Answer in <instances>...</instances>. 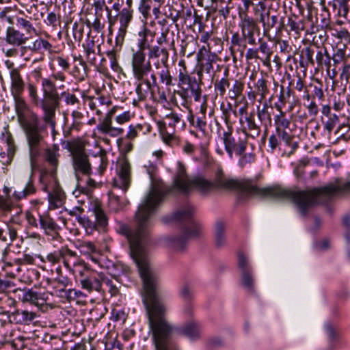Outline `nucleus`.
Instances as JSON below:
<instances>
[{"label": "nucleus", "mask_w": 350, "mask_h": 350, "mask_svg": "<svg viewBox=\"0 0 350 350\" xmlns=\"http://www.w3.org/2000/svg\"><path fill=\"white\" fill-rule=\"evenodd\" d=\"M212 183L214 184V189H237L249 195L260 198L290 200L294 202L301 216H306L312 206L329 202L337 194L350 193V181L343 183L336 180L334 183L324 187L304 191H293L279 185L258 187L251 180L238 181L228 178L222 170H219L216 173L214 182Z\"/></svg>", "instance_id": "f257e3e1"}, {"label": "nucleus", "mask_w": 350, "mask_h": 350, "mask_svg": "<svg viewBox=\"0 0 350 350\" xmlns=\"http://www.w3.org/2000/svg\"><path fill=\"white\" fill-rule=\"evenodd\" d=\"M191 182V178L187 175L185 166L178 162L173 187H167L161 180H152L148 194L135 213L133 224L131 226L120 222L118 233L126 238L129 245L147 247L151 243L153 226L152 217L156 206L166 195L172 193L174 189L183 193H188Z\"/></svg>", "instance_id": "f03ea898"}, {"label": "nucleus", "mask_w": 350, "mask_h": 350, "mask_svg": "<svg viewBox=\"0 0 350 350\" xmlns=\"http://www.w3.org/2000/svg\"><path fill=\"white\" fill-rule=\"evenodd\" d=\"M30 100L36 107L40 106L44 114L41 118L36 112L27 109L23 111L22 118L16 116L18 122L21 127L27 141L29 159L31 164L40 154V148L47 135L48 126H55V111L59 103V96H44L40 100L38 88L32 82L27 84Z\"/></svg>", "instance_id": "7ed1b4c3"}, {"label": "nucleus", "mask_w": 350, "mask_h": 350, "mask_svg": "<svg viewBox=\"0 0 350 350\" xmlns=\"http://www.w3.org/2000/svg\"><path fill=\"white\" fill-rule=\"evenodd\" d=\"M202 79L199 77L196 79L191 77L187 71L185 66L180 69L178 75V90L174 91V94L178 95L181 100V105L183 107H187L193 98L196 102L200 100L202 95Z\"/></svg>", "instance_id": "20e7f679"}, {"label": "nucleus", "mask_w": 350, "mask_h": 350, "mask_svg": "<svg viewBox=\"0 0 350 350\" xmlns=\"http://www.w3.org/2000/svg\"><path fill=\"white\" fill-rule=\"evenodd\" d=\"M66 148L72 156V165L77 180H79L80 175L90 176L92 165L84 146L78 142H68Z\"/></svg>", "instance_id": "39448f33"}, {"label": "nucleus", "mask_w": 350, "mask_h": 350, "mask_svg": "<svg viewBox=\"0 0 350 350\" xmlns=\"http://www.w3.org/2000/svg\"><path fill=\"white\" fill-rule=\"evenodd\" d=\"M10 93L14 99V109L16 116L21 118L23 111L27 109V103L23 97V93L25 89V82L21 74V70H12L10 72Z\"/></svg>", "instance_id": "423d86ee"}, {"label": "nucleus", "mask_w": 350, "mask_h": 350, "mask_svg": "<svg viewBox=\"0 0 350 350\" xmlns=\"http://www.w3.org/2000/svg\"><path fill=\"white\" fill-rule=\"evenodd\" d=\"M194 211L195 208L190 204H187L185 207L176 211L171 215L165 217L164 219L167 222L175 221L180 224H189L190 228H185L183 237L186 239L196 237L200 232V227L193 220Z\"/></svg>", "instance_id": "0eeeda50"}, {"label": "nucleus", "mask_w": 350, "mask_h": 350, "mask_svg": "<svg viewBox=\"0 0 350 350\" xmlns=\"http://www.w3.org/2000/svg\"><path fill=\"white\" fill-rule=\"evenodd\" d=\"M85 273H89V270L86 269L85 267H83V271H79V274L81 276L80 282L83 288L87 289L90 292L93 291L99 292L101 291L102 284H104L108 288L111 296H115L118 293V288L113 284V282L110 279L100 277V280L99 278L92 275L83 277Z\"/></svg>", "instance_id": "6e6552de"}, {"label": "nucleus", "mask_w": 350, "mask_h": 350, "mask_svg": "<svg viewBox=\"0 0 350 350\" xmlns=\"http://www.w3.org/2000/svg\"><path fill=\"white\" fill-rule=\"evenodd\" d=\"M238 269L240 271L241 285L250 294L255 292V279L252 266L245 255L238 253Z\"/></svg>", "instance_id": "1a4fd4ad"}, {"label": "nucleus", "mask_w": 350, "mask_h": 350, "mask_svg": "<svg viewBox=\"0 0 350 350\" xmlns=\"http://www.w3.org/2000/svg\"><path fill=\"white\" fill-rule=\"evenodd\" d=\"M92 212L94 216V220L90 219L88 217H80L79 222L81 224L86 230L93 231L94 230H103L108 224V218L101 206L95 204L92 208Z\"/></svg>", "instance_id": "9d476101"}, {"label": "nucleus", "mask_w": 350, "mask_h": 350, "mask_svg": "<svg viewBox=\"0 0 350 350\" xmlns=\"http://www.w3.org/2000/svg\"><path fill=\"white\" fill-rule=\"evenodd\" d=\"M131 65L133 76L137 81H142L152 70L150 60H146V54L142 51H136L133 53Z\"/></svg>", "instance_id": "9b49d317"}, {"label": "nucleus", "mask_w": 350, "mask_h": 350, "mask_svg": "<svg viewBox=\"0 0 350 350\" xmlns=\"http://www.w3.org/2000/svg\"><path fill=\"white\" fill-rule=\"evenodd\" d=\"M223 142L224 148L230 158H232L233 153L237 155L243 154L247 148V140L246 137H234L232 133L229 131L224 132L223 134Z\"/></svg>", "instance_id": "f8f14e48"}, {"label": "nucleus", "mask_w": 350, "mask_h": 350, "mask_svg": "<svg viewBox=\"0 0 350 350\" xmlns=\"http://www.w3.org/2000/svg\"><path fill=\"white\" fill-rule=\"evenodd\" d=\"M117 176L113 179V185L126 191L131 182V166L126 159H122L117 165Z\"/></svg>", "instance_id": "ddd939ff"}, {"label": "nucleus", "mask_w": 350, "mask_h": 350, "mask_svg": "<svg viewBox=\"0 0 350 350\" xmlns=\"http://www.w3.org/2000/svg\"><path fill=\"white\" fill-rule=\"evenodd\" d=\"M1 314L5 316L10 323L20 325L34 323L35 320L38 317L36 312L27 310H16L12 313L8 311H3L0 312Z\"/></svg>", "instance_id": "4468645a"}, {"label": "nucleus", "mask_w": 350, "mask_h": 350, "mask_svg": "<svg viewBox=\"0 0 350 350\" xmlns=\"http://www.w3.org/2000/svg\"><path fill=\"white\" fill-rule=\"evenodd\" d=\"M42 190L48 193V200L51 207H61L64 203L66 196L57 180L49 185H44Z\"/></svg>", "instance_id": "2eb2a0df"}, {"label": "nucleus", "mask_w": 350, "mask_h": 350, "mask_svg": "<svg viewBox=\"0 0 350 350\" xmlns=\"http://www.w3.org/2000/svg\"><path fill=\"white\" fill-rule=\"evenodd\" d=\"M239 27L241 29L242 38L249 44L256 45V41L254 38L255 31H259L257 23L255 20L247 14L241 17Z\"/></svg>", "instance_id": "dca6fc26"}, {"label": "nucleus", "mask_w": 350, "mask_h": 350, "mask_svg": "<svg viewBox=\"0 0 350 350\" xmlns=\"http://www.w3.org/2000/svg\"><path fill=\"white\" fill-rule=\"evenodd\" d=\"M133 13L123 9L118 12L120 27L116 37V45H122L127 33L128 27L133 19Z\"/></svg>", "instance_id": "f3484780"}, {"label": "nucleus", "mask_w": 350, "mask_h": 350, "mask_svg": "<svg viewBox=\"0 0 350 350\" xmlns=\"http://www.w3.org/2000/svg\"><path fill=\"white\" fill-rule=\"evenodd\" d=\"M177 331L191 340H198L201 337L202 326L198 321L191 320L179 327Z\"/></svg>", "instance_id": "a211bd4d"}, {"label": "nucleus", "mask_w": 350, "mask_h": 350, "mask_svg": "<svg viewBox=\"0 0 350 350\" xmlns=\"http://www.w3.org/2000/svg\"><path fill=\"white\" fill-rule=\"evenodd\" d=\"M148 56L149 60H157V62L154 63L157 68H159L161 64L163 65L165 68L168 67L167 62L169 58V53L165 48H162L159 46H154L149 49Z\"/></svg>", "instance_id": "6ab92c4d"}, {"label": "nucleus", "mask_w": 350, "mask_h": 350, "mask_svg": "<svg viewBox=\"0 0 350 350\" xmlns=\"http://www.w3.org/2000/svg\"><path fill=\"white\" fill-rule=\"evenodd\" d=\"M29 40V38L23 32L16 29L14 26L8 27L5 32V41L7 43L19 46L25 44Z\"/></svg>", "instance_id": "aec40b11"}, {"label": "nucleus", "mask_w": 350, "mask_h": 350, "mask_svg": "<svg viewBox=\"0 0 350 350\" xmlns=\"http://www.w3.org/2000/svg\"><path fill=\"white\" fill-rule=\"evenodd\" d=\"M40 224L42 229L48 235H51L53 239L59 237L58 233L60 227L49 215H40Z\"/></svg>", "instance_id": "412c9836"}, {"label": "nucleus", "mask_w": 350, "mask_h": 350, "mask_svg": "<svg viewBox=\"0 0 350 350\" xmlns=\"http://www.w3.org/2000/svg\"><path fill=\"white\" fill-rule=\"evenodd\" d=\"M97 129L102 133L109 134L113 137L122 135L124 133L123 128L112 126V119L109 116H106L97 125Z\"/></svg>", "instance_id": "4be33fe9"}, {"label": "nucleus", "mask_w": 350, "mask_h": 350, "mask_svg": "<svg viewBox=\"0 0 350 350\" xmlns=\"http://www.w3.org/2000/svg\"><path fill=\"white\" fill-rule=\"evenodd\" d=\"M195 189L202 194L206 195L214 189V184L201 176H196L191 178L189 185V191Z\"/></svg>", "instance_id": "5701e85b"}, {"label": "nucleus", "mask_w": 350, "mask_h": 350, "mask_svg": "<svg viewBox=\"0 0 350 350\" xmlns=\"http://www.w3.org/2000/svg\"><path fill=\"white\" fill-rule=\"evenodd\" d=\"M226 224L222 221H217L214 229V243L217 247L220 248L226 245Z\"/></svg>", "instance_id": "b1692460"}, {"label": "nucleus", "mask_w": 350, "mask_h": 350, "mask_svg": "<svg viewBox=\"0 0 350 350\" xmlns=\"http://www.w3.org/2000/svg\"><path fill=\"white\" fill-rule=\"evenodd\" d=\"M19 299L23 302H29L36 306H42L45 302V299L40 293L32 290L19 289Z\"/></svg>", "instance_id": "393cba45"}, {"label": "nucleus", "mask_w": 350, "mask_h": 350, "mask_svg": "<svg viewBox=\"0 0 350 350\" xmlns=\"http://www.w3.org/2000/svg\"><path fill=\"white\" fill-rule=\"evenodd\" d=\"M259 20L262 25L263 33L265 36L276 25L278 16L275 15L271 16L270 12L268 11L267 12H261Z\"/></svg>", "instance_id": "a878e982"}, {"label": "nucleus", "mask_w": 350, "mask_h": 350, "mask_svg": "<svg viewBox=\"0 0 350 350\" xmlns=\"http://www.w3.org/2000/svg\"><path fill=\"white\" fill-rule=\"evenodd\" d=\"M305 25L306 21L295 15L290 16L286 24L289 27V31H294L296 35H299L305 29Z\"/></svg>", "instance_id": "bb28decb"}, {"label": "nucleus", "mask_w": 350, "mask_h": 350, "mask_svg": "<svg viewBox=\"0 0 350 350\" xmlns=\"http://www.w3.org/2000/svg\"><path fill=\"white\" fill-rule=\"evenodd\" d=\"M245 120L247 123V127L244 128V130L247 129L250 133H246L247 137H251L256 138L260 134V127L256 124L254 120V114L251 113L248 116L245 118Z\"/></svg>", "instance_id": "cd10ccee"}, {"label": "nucleus", "mask_w": 350, "mask_h": 350, "mask_svg": "<svg viewBox=\"0 0 350 350\" xmlns=\"http://www.w3.org/2000/svg\"><path fill=\"white\" fill-rule=\"evenodd\" d=\"M139 83L136 87V94L138 96L139 100H144L146 99L148 92L152 90V88L155 87L152 85L150 80L144 78L142 81H139Z\"/></svg>", "instance_id": "c85d7f7f"}, {"label": "nucleus", "mask_w": 350, "mask_h": 350, "mask_svg": "<svg viewBox=\"0 0 350 350\" xmlns=\"http://www.w3.org/2000/svg\"><path fill=\"white\" fill-rule=\"evenodd\" d=\"M269 108L272 109V107L269 106L267 102H265L262 107L258 106L257 107L258 118L265 127H267V126L271 123V112L269 111Z\"/></svg>", "instance_id": "c756f323"}, {"label": "nucleus", "mask_w": 350, "mask_h": 350, "mask_svg": "<svg viewBox=\"0 0 350 350\" xmlns=\"http://www.w3.org/2000/svg\"><path fill=\"white\" fill-rule=\"evenodd\" d=\"M18 236L16 230L8 224L0 227V239L3 242L13 241Z\"/></svg>", "instance_id": "7c9ffc66"}, {"label": "nucleus", "mask_w": 350, "mask_h": 350, "mask_svg": "<svg viewBox=\"0 0 350 350\" xmlns=\"http://www.w3.org/2000/svg\"><path fill=\"white\" fill-rule=\"evenodd\" d=\"M150 35L152 37L154 35V33H152L150 29H148L146 27H144L143 29L139 31L138 36L140 38L138 40L137 46L139 50L137 51L144 52L145 49H150V44L148 41V36Z\"/></svg>", "instance_id": "2f4dec72"}, {"label": "nucleus", "mask_w": 350, "mask_h": 350, "mask_svg": "<svg viewBox=\"0 0 350 350\" xmlns=\"http://www.w3.org/2000/svg\"><path fill=\"white\" fill-rule=\"evenodd\" d=\"M52 47V44L48 40L38 38L36 39L31 44L29 45L27 49L31 52L38 53L41 50L51 51Z\"/></svg>", "instance_id": "473e14b6"}, {"label": "nucleus", "mask_w": 350, "mask_h": 350, "mask_svg": "<svg viewBox=\"0 0 350 350\" xmlns=\"http://www.w3.org/2000/svg\"><path fill=\"white\" fill-rule=\"evenodd\" d=\"M16 25L18 27L23 29L27 33H31L32 31L35 32L36 29L33 27V24L31 23L29 20H27L26 17H25V13L23 11H20L18 14H16Z\"/></svg>", "instance_id": "72a5a7b5"}, {"label": "nucleus", "mask_w": 350, "mask_h": 350, "mask_svg": "<svg viewBox=\"0 0 350 350\" xmlns=\"http://www.w3.org/2000/svg\"><path fill=\"white\" fill-rule=\"evenodd\" d=\"M42 88L44 96H59L56 85L50 79L44 78L42 80Z\"/></svg>", "instance_id": "f704fd0d"}, {"label": "nucleus", "mask_w": 350, "mask_h": 350, "mask_svg": "<svg viewBox=\"0 0 350 350\" xmlns=\"http://www.w3.org/2000/svg\"><path fill=\"white\" fill-rule=\"evenodd\" d=\"M218 59V56L215 53H210L205 59V62L200 65V69L198 72L199 77L202 76V72L209 74L213 69V64Z\"/></svg>", "instance_id": "c9c22d12"}, {"label": "nucleus", "mask_w": 350, "mask_h": 350, "mask_svg": "<svg viewBox=\"0 0 350 350\" xmlns=\"http://www.w3.org/2000/svg\"><path fill=\"white\" fill-rule=\"evenodd\" d=\"M166 241L169 247L177 252L183 251L187 243V239L184 237H168L166 238Z\"/></svg>", "instance_id": "e433bc0d"}, {"label": "nucleus", "mask_w": 350, "mask_h": 350, "mask_svg": "<svg viewBox=\"0 0 350 350\" xmlns=\"http://www.w3.org/2000/svg\"><path fill=\"white\" fill-rule=\"evenodd\" d=\"M36 191V189L33 184V182L29 179L27 183L25 188L18 191H15L13 196L16 200H21L26 198L29 195L35 193Z\"/></svg>", "instance_id": "4c0bfd02"}, {"label": "nucleus", "mask_w": 350, "mask_h": 350, "mask_svg": "<svg viewBox=\"0 0 350 350\" xmlns=\"http://www.w3.org/2000/svg\"><path fill=\"white\" fill-rule=\"evenodd\" d=\"M58 156L56 146H55L53 149H46L45 151V159L54 168V172L58 165Z\"/></svg>", "instance_id": "58836bf2"}, {"label": "nucleus", "mask_w": 350, "mask_h": 350, "mask_svg": "<svg viewBox=\"0 0 350 350\" xmlns=\"http://www.w3.org/2000/svg\"><path fill=\"white\" fill-rule=\"evenodd\" d=\"M243 89V83L239 80H235L233 85L231 88H229V98L232 100H237L242 94Z\"/></svg>", "instance_id": "ea45409f"}, {"label": "nucleus", "mask_w": 350, "mask_h": 350, "mask_svg": "<svg viewBox=\"0 0 350 350\" xmlns=\"http://www.w3.org/2000/svg\"><path fill=\"white\" fill-rule=\"evenodd\" d=\"M221 110L222 111V118L224 119L226 124L230 127L232 124L231 120V115L233 113L235 116H237V111L233 110L230 103H228L226 107L224 105H221Z\"/></svg>", "instance_id": "a19ab883"}, {"label": "nucleus", "mask_w": 350, "mask_h": 350, "mask_svg": "<svg viewBox=\"0 0 350 350\" xmlns=\"http://www.w3.org/2000/svg\"><path fill=\"white\" fill-rule=\"evenodd\" d=\"M267 80H265L263 77H261L257 80L254 85L255 90L257 94L260 95V100H263L265 98L267 94L269 93V89L267 85Z\"/></svg>", "instance_id": "79ce46f5"}, {"label": "nucleus", "mask_w": 350, "mask_h": 350, "mask_svg": "<svg viewBox=\"0 0 350 350\" xmlns=\"http://www.w3.org/2000/svg\"><path fill=\"white\" fill-rule=\"evenodd\" d=\"M275 124L276 126V131L281 129H286L289 127L291 122L289 120L286 118V113L284 111H281L275 117Z\"/></svg>", "instance_id": "37998d69"}, {"label": "nucleus", "mask_w": 350, "mask_h": 350, "mask_svg": "<svg viewBox=\"0 0 350 350\" xmlns=\"http://www.w3.org/2000/svg\"><path fill=\"white\" fill-rule=\"evenodd\" d=\"M332 59L334 62V66H337V65L340 63L344 64L346 62L347 59V56L346 55V51L343 49H336L332 56Z\"/></svg>", "instance_id": "c03bdc74"}, {"label": "nucleus", "mask_w": 350, "mask_h": 350, "mask_svg": "<svg viewBox=\"0 0 350 350\" xmlns=\"http://www.w3.org/2000/svg\"><path fill=\"white\" fill-rule=\"evenodd\" d=\"M259 49L258 51L264 55L262 57V62L264 64H267L270 62L271 56L272 55V51H271L268 44L262 41L261 39L259 40Z\"/></svg>", "instance_id": "a18cd8bd"}, {"label": "nucleus", "mask_w": 350, "mask_h": 350, "mask_svg": "<svg viewBox=\"0 0 350 350\" xmlns=\"http://www.w3.org/2000/svg\"><path fill=\"white\" fill-rule=\"evenodd\" d=\"M161 83L165 85L167 87L174 85V79L170 74L168 67L161 70L159 74Z\"/></svg>", "instance_id": "49530a36"}, {"label": "nucleus", "mask_w": 350, "mask_h": 350, "mask_svg": "<svg viewBox=\"0 0 350 350\" xmlns=\"http://www.w3.org/2000/svg\"><path fill=\"white\" fill-rule=\"evenodd\" d=\"M206 107L204 105L201 106V112L202 117H196V120L195 121V124L193 126L198 128L200 131H201L204 134L206 133V122L205 121V113H206Z\"/></svg>", "instance_id": "de8ad7c7"}, {"label": "nucleus", "mask_w": 350, "mask_h": 350, "mask_svg": "<svg viewBox=\"0 0 350 350\" xmlns=\"http://www.w3.org/2000/svg\"><path fill=\"white\" fill-rule=\"evenodd\" d=\"M12 8L6 7L2 11L0 12V23L4 21L8 22L10 26H13L14 21H16V15H10L9 13L12 11Z\"/></svg>", "instance_id": "09e8293b"}, {"label": "nucleus", "mask_w": 350, "mask_h": 350, "mask_svg": "<svg viewBox=\"0 0 350 350\" xmlns=\"http://www.w3.org/2000/svg\"><path fill=\"white\" fill-rule=\"evenodd\" d=\"M152 0H140L138 4V10L145 18L150 16Z\"/></svg>", "instance_id": "8fccbe9b"}, {"label": "nucleus", "mask_w": 350, "mask_h": 350, "mask_svg": "<svg viewBox=\"0 0 350 350\" xmlns=\"http://www.w3.org/2000/svg\"><path fill=\"white\" fill-rule=\"evenodd\" d=\"M226 88H230V82L226 77L222 78L215 83V88L219 92L221 96L225 95Z\"/></svg>", "instance_id": "3c124183"}, {"label": "nucleus", "mask_w": 350, "mask_h": 350, "mask_svg": "<svg viewBox=\"0 0 350 350\" xmlns=\"http://www.w3.org/2000/svg\"><path fill=\"white\" fill-rule=\"evenodd\" d=\"M180 294L181 297L186 302H191L194 297L193 289L187 284L184 285L180 289Z\"/></svg>", "instance_id": "603ef678"}, {"label": "nucleus", "mask_w": 350, "mask_h": 350, "mask_svg": "<svg viewBox=\"0 0 350 350\" xmlns=\"http://www.w3.org/2000/svg\"><path fill=\"white\" fill-rule=\"evenodd\" d=\"M144 125L138 124L137 125H130L129 131L126 134V137L128 139L132 140L138 136V134L144 129Z\"/></svg>", "instance_id": "864d4df0"}, {"label": "nucleus", "mask_w": 350, "mask_h": 350, "mask_svg": "<svg viewBox=\"0 0 350 350\" xmlns=\"http://www.w3.org/2000/svg\"><path fill=\"white\" fill-rule=\"evenodd\" d=\"M240 156L239 160V165L241 167H244L247 164L253 163L255 160V156L253 153H245L243 154H238Z\"/></svg>", "instance_id": "5fc2aeb1"}, {"label": "nucleus", "mask_w": 350, "mask_h": 350, "mask_svg": "<svg viewBox=\"0 0 350 350\" xmlns=\"http://www.w3.org/2000/svg\"><path fill=\"white\" fill-rule=\"evenodd\" d=\"M339 122L338 116L334 113L332 116H330L326 122L324 124V129L327 131L329 133H331L336 125Z\"/></svg>", "instance_id": "6e6d98bb"}, {"label": "nucleus", "mask_w": 350, "mask_h": 350, "mask_svg": "<svg viewBox=\"0 0 350 350\" xmlns=\"http://www.w3.org/2000/svg\"><path fill=\"white\" fill-rule=\"evenodd\" d=\"M94 45L95 44L94 41L88 42L86 46L83 45L87 58L91 63H93L96 59L95 57L94 56Z\"/></svg>", "instance_id": "4d7b16f0"}, {"label": "nucleus", "mask_w": 350, "mask_h": 350, "mask_svg": "<svg viewBox=\"0 0 350 350\" xmlns=\"http://www.w3.org/2000/svg\"><path fill=\"white\" fill-rule=\"evenodd\" d=\"M349 11V5L348 4V0H342L339 3L338 7V14L340 16L344 17L346 19H349L348 14Z\"/></svg>", "instance_id": "13d9d810"}, {"label": "nucleus", "mask_w": 350, "mask_h": 350, "mask_svg": "<svg viewBox=\"0 0 350 350\" xmlns=\"http://www.w3.org/2000/svg\"><path fill=\"white\" fill-rule=\"evenodd\" d=\"M47 25L52 26L53 28L56 29L60 25V16H57L55 12H49L47 15Z\"/></svg>", "instance_id": "bf43d9fd"}, {"label": "nucleus", "mask_w": 350, "mask_h": 350, "mask_svg": "<svg viewBox=\"0 0 350 350\" xmlns=\"http://www.w3.org/2000/svg\"><path fill=\"white\" fill-rule=\"evenodd\" d=\"M61 254L62 255V258H74L75 260L72 261V264L74 266L76 265L77 261L78 260V256L75 252L70 250L67 247H64L61 248Z\"/></svg>", "instance_id": "052dcab7"}, {"label": "nucleus", "mask_w": 350, "mask_h": 350, "mask_svg": "<svg viewBox=\"0 0 350 350\" xmlns=\"http://www.w3.org/2000/svg\"><path fill=\"white\" fill-rule=\"evenodd\" d=\"M340 78L342 81L345 80L347 83L350 79V62L348 60L342 64Z\"/></svg>", "instance_id": "680f3d73"}, {"label": "nucleus", "mask_w": 350, "mask_h": 350, "mask_svg": "<svg viewBox=\"0 0 350 350\" xmlns=\"http://www.w3.org/2000/svg\"><path fill=\"white\" fill-rule=\"evenodd\" d=\"M62 95L64 97L65 102L67 105L72 106H77L79 105V100L75 94L64 92Z\"/></svg>", "instance_id": "e2e57ef3"}, {"label": "nucleus", "mask_w": 350, "mask_h": 350, "mask_svg": "<svg viewBox=\"0 0 350 350\" xmlns=\"http://www.w3.org/2000/svg\"><path fill=\"white\" fill-rule=\"evenodd\" d=\"M55 61L59 67L64 72H67L70 70V64L68 59L63 57L62 56H57L55 57Z\"/></svg>", "instance_id": "0e129e2a"}, {"label": "nucleus", "mask_w": 350, "mask_h": 350, "mask_svg": "<svg viewBox=\"0 0 350 350\" xmlns=\"http://www.w3.org/2000/svg\"><path fill=\"white\" fill-rule=\"evenodd\" d=\"M278 135L281 138L287 145H291L293 136L288 133L286 129H281L276 131Z\"/></svg>", "instance_id": "69168bd1"}, {"label": "nucleus", "mask_w": 350, "mask_h": 350, "mask_svg": "<svg viewBox=\"0 0 350 350\" xmlns=\"http://www.w3.org/2000/svg\"><path fill=\"white\" fill-rule=\"evenodd\" d=\"M79 27V24L77 22H75L72 26L73 38L75 41L80 42L83 38V27Z\"/></svg>", "instance_id": "338daca9"}, {"label": "nucleus", "mask_w": 350, "mask_h": 350, "mask_svg": "<svg viewBox=\"0 0 350 350\" xmlns=\"http://www.w3.org/2000/svg\"><path fill=\"white\" fill-rule=\"evenodd\" d=\"M14 287V284L8 280L0 279V293H7Z\"/></svg>", "instance_id": "774afa93"}]
</instances>
